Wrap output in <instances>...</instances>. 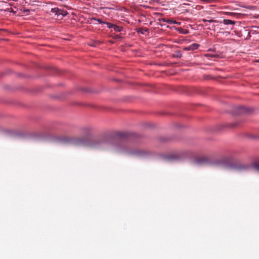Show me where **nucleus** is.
<instances>
[{"mask_svg": "<svg viewBox=\"0 0 259 259\" xmlns=\"http://www.w3.org/2000/svg\"><path fill=\"white\" fill-rule=\"evenodd\" d=\"M133 153L140 157H144L150 154V152L146 150H137L133 151Z\"/></svg>", "mask_w": 259, "mask_h": 259, "instance_id": "obj_1", "label": "nucleus"}, {"mask_svg": "<svg viewBox=\"0 0 259 259\" xmlns=\"http://www.w3.org/2000/svg\"><path fill=\"white\" fill-rule=\"evenodd\" d=\"M185 154V153L184 152H179L168 155L167 158L169 160H178L181 158Z\"/></svg>", "mask_w": 259, "mask_h": 259, "instance_id": "obj_2", "label": "nucleus"}, {"mask_svg": "<svg viewBox=\"0 0 259 259\" xmlns=\"http://www.w3.org/2000/svg\"><path fill=\"white\" fill-rule=\"evenodd\" d=\"M209 52H212V53H206L204 55V56L206 58H208V59H211L212 58H214V60L215 58H219L221 57V55L220 54H218L215 53V52H213V51L212 50H208Z\"/></svg>", "mask_w": 259, "mask_h": 259, "instance_id": "obj_3", "label": "nucleus"}, {"mask_svg": "<svg viewBox=\"0 0 259 259\" xmlns=\"http://www.w3.org/2000/svg\"><path fill=\"white\" fill-rule=\"evenodd\" d=\"M52 12L55 13L56 15L58 16L59 15H61L62 16H65L67 15V12L63 10L59 9L58 8H54L52 10Z\"/></svg>", "mask_w": 259, "mask_h": 259, "instance_id": "obj_4", "label": "nucleus"}, {"mask_svg": "<svg viewBox=\"0 0 259 259\" xmlns=\"http://www.w3.org/2000/svg\"><path fill=\"white\" fill-rule=\"evenodd\" d=\"M209 161V159L205 156L199 157L196 159V162L199 164L207 163Z\"/></svg>", "mask_w": 259, "mask_h": 259, "instance_id": "obj_5", "label": "nucleus"}, {"mask_svg": "<svg viewBox=\"0 0 259 259\" xmlns=\"http://www.w3.org/2000/svg\"><path fill=\"white\" fill-rule=\"evenodd\" d=\"M199 47V45L197 44H193L188 47H184L183 50L184 51H194L197 50Z\"/></svg>", "mask_w": 259, "mask_h": 259, "instance_id": "obj_6", "label": "nucleus"}, {"mask_svg": "<svg viewBox=\"0 0 259 259\" xmlns=\"http://www.w3.org/2000/svg\"><path fill=\"white\" fill-rule=\"evenodd\" d=\"M116 148L117 150L119 152L127 151L126 148H125V147L123 146L121 144H119L117 146H116Z\"/></svg>", "mask_w": 259, "mask_h": 259, "instance_id": "obj_7", "label": "nucleus"}, {"mask_svg": "<svg viewBox=\"0 0 259 259\" xmlns=\"http://www.w3.org/2000/svg\"><path fill=\"white\" fill-rule=\"evenodd\" d=\"M172 56L175 58H181L182 56V53L180 51H176L172 54Z\"/></svg>", "mask_w": 259, "mask_h": 259, "instance_id": "obj_8", "label": "nucleus"}, {"mask_svg": "<svg viewBox=\"0 0 259 259\" xmlns=\"http://www.w3.org/2000/svg\"><path fill=\"white\" fill-rule=\"evenodd\" d=\"M223 22L225 25H233L235 24V22L229 19H224Z\"/></svg>", "mask_w": 259, "mask_h": 259, "instance_id": "obj_9", "label": "nucleus"}, {"mask_svg": "<svg viewBox=\"0 0 259 259\" xmlns=\"http://www.w3.org/2000/svg\"><path fill=\"white\" fill-rule=\"evenodd\" d=\"M113 29L116 32H120L122 28L121 27L114 24Z\"/></svg>", "mask_w": 259, "mask_h": 259, "instance_id": "obj_10", "label": "nucleus"}, {"mask_svg": "<svg viewBox=\"0 0 259 259\" xmlns=\"http://www.w3.org/2000/svg\"><path fill=\"white\" fill-rule=\"evenodd\" d=\"M105 24H106L107 25V27L109 28H113V26L114 25L113 24H112V23H110L109 22H105Z\"/></svg>", "mask_w": 259, "mask_h": 259, "instance_id": "obj_11", "label": "nucleus"}, {"mask_svg": "<svg viewBox=\"0 0 259 259\" xmlns=\"http://www.w3.org/2000/svg\"><path fill=\"white\" fill-rule=\"evenodd\" d=\"M93 20H95V21H97V22H99V23L100 24H102V23H105V22L102 21L101 20H100V19L99 18H93Z\"/></svg>", "mask_w": 259, "mask_h": 259, "instance_id": "obj_12", "label": "nucleus"}, {"mask_svg": "<svg viewBox=\"0 0 259 259\" xmlns=\"http://www.w3.org/2000/svg\"><path fill=\"white\" fill-rule=\"evenodd\" d=\"M202 21L203 22H207H207H209L210 23L213 22L215 21V20H212V19L209 20H205V19H203Z\"/></svg>", "mask_w": 259, "mask_h": 259, "instance_id": "obj_13", "label": "nucleus"}, {"mask_svg": "<svg viewBox=\"0 0 259 259\" xmlns=\"http://www.w3.org/2000/svg\"><path fill=\"white\" fill-rule=\"evenodd\" d=\"M83 129H84V130H85L87 132H90L91 131V128L88 127H84Z\"/></svg>", "mask_w": 259, "mask_h": 259, "instance_id": "obj_14", "label": "nucleus"}, {"mask_svg": "<svg viewBox=\"0 0 259 259\" xmlns=\"http://www.w3.org/2000/svg\"><path fill=\"white\" fill-rule=\"evenodd\" d=\"M78 142H79V143H83V141H82V140H81V139H78Z\"/></svg>", "mask_w": 259, "mask_h": 259, "instance_id": "obj_15", "label": "nucleus"}, {"mask_svg": "<svg viewBox=\"0 0 259 259\" xmlns=\"http://www.w3.org/2000/svg\"><path fill=\"white\" fill-rule=\"evenodd\" d=\"M172 23L173 24H180V23H178V22H176V21H172Z\"/></svg>", "mask_w": 259, "mask_h": 259, "instance_id": "obj_16", "label": "nucleus"}, {"mask_svg": "<svg viewBox=\"0 0 259 259\" xmlns=\"http://www.w3.org/2000/svg\"><path fill=\"white\" fill-rule=\"evenodd\" d=\"M255 62H257V63H259V59L258 60H255Z\"/></svg>", "mask_w": 259, "mask_h": 259, "instance_id": "obj_17", "label": "nucleus"}, {"mask_svg": "<svg viewBox=\"0 0 259 259\" xmlns=\"http://www.w3.org/2000/svg\"><path fill=\"white\" fill-rule=\"evenodd\" d=\"M242 168H246V166H242Z\"/></svg>", "mask_w": 259, "mask_h": 259, "instance_id": "obj_18", "label": "nucleus"}, {"mask_svg": "<svg viewBox=\"0 0 259 259\" xmlns=\"http://www.w3.org/2000/svg\"><path fill=\"white\" fill-rule=\"evenodd\" d=\"M167 22H168L169 23V22H172V21L170 20H168Z\"/></svg>", "mask_w": 259, "mask_h": 259, "instance_id": "obj_19", "label": "nucleus"}]
</instances>
